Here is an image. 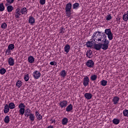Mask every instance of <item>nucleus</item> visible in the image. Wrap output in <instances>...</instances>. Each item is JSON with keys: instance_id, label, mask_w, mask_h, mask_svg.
Returning <instances> with one entry per match:
<instances>
[{"instance_id": "nucleus-1", "label": "nucleus", "mask_w": 128, "mask_h": 128, "mask_svg": "<svg viewBox=\"0 0 128 128\" xmlns=\"http://www.w3.org/2000/svg\"><path fill=\"white\" fill-rule=\"evenodd\" d=\"M100 35V37L97 38L98 42H101L104 43L102 44L103 46V49L104 50H106L108 48V44H110V41L106 40V35L104 32H102V35L98 34L97 32L96 36Z\"/></svg>"}, {"instance_id": "nucleus-2", "label": "nucleus", "mask_w": 128, "mask_h": 128, "mask_svg": "<svg viewBox=\"0 0 128 128\" xmlns=\"http://www.w3.org/2000/svg\"><path fill=\"white\" fill-rule=\"evenodd\" d=\"M98 33V34H102V32L98 31L94 32L93 35L92 36V39L91 40V41H88L86 42V46L87 48H92L94 43L96 44L98 42V34L96 35V34Z\"/></svg>"}, {"instance_id": "nucleus-3", "label": "nucleus", "mask_w": 128, "mask_h": 128, "mask_svg": "<svg viewBox=\"0 0 128 128\" xmlns=\"http://www.w3.org/2000/svg\"><path fill=\"white\" fill-rule=\"evenodd\" d=\"M72 4L70 2H68L66 5L65 7V12L66 14V16L67 18H70L72 16Z\"/></svg>"}, {"instance_id": "nucleus-4", "label": "nucleus", "mask_w": 128, "mask_h": 128, "mask_svg": "<svg viewBox=\"0 0 128 128\" xmlns=\"http://www.w3.org/2000/svg\"><path fill=\"white\" fill-rule=\"evenodd\" d=\"M22 13L20 12V8H17L14 13L13 14V16L14 18H20V16H22Z\"/></svg>"}, {"instance_id": "nucleus-5", "label": "nucleus", "mask_w": 128, "mask_h": 128, "mask_svg": "<svg viewBox=\"0 0 128 128\" xmlns=\"http://www.w3.org/2000/svg\"><path fill=\"white\" fill-rule=\"evenodd\" d=\"M104 44L102 43H101L100 44H95L94 45V50H100V48H102V50H104Z\"/></svg>"}, {"instance_id": "nucleus-6", "label": "nucleus", "mask_w": 128, "mask_h": 128, "mask_svg": "<svg viewBox=\"0 0 128 128\" xmlns=\"http://www.w3.org/2000/svg\"><path fill=\"white\" fill-rule=\"evenodd\" d=\"M33 76L34 78L38 80V78H40V73L38 71L36 70L33 72Z\"/></svg>"}, {"instance_id": "nucleus-7", "label": "nucleus", "mask_w": 128, "mask_h": 128, "mask_svg": "<svg viewBox=\"0 0 128 128\" xmlns=\"http://www.w3.org/2000/svg\"><path fill=\"white\" fill-rule=\"evenodd\" d=\"M20 12H21V14L26 16L28 14V9L22 6L21 9L20 8Z\"/></svg>"}, {"instance_id": "nucleus-8", "label": "nucleus", "mask_w": 128, "mask_h": 128, "mask_svg": "<svg viewBox=\"0 0 128 128\" xmlns=\"http://www.w3.org/2000/svg\"><path fill=\"white\" fill-rule=\"evenodd\" d=\"M70 44H66L64 47V52H65L66 54H68L70 52Z\"/></svg>"}, {"instance_id": "nucleus-9", "label": "nucleus", "mask_w": 128, "mask_h": 128, "mask_svg": "<svg viewBox=\"0 0 128 128\" xmlns=\"http://www.w3.org/2000/svg\"><path fill=\"white\" fill-rule=\"evenodd\" d=\"M88 82H90V79L88 76H86V78H84L83 84L84 86H86L88 84Z\"/></svg>"}, {"instance_id": "nucleus-10", "label": "nucleus", "mask_w": 128, "mask_h": 128, "mask_svg": "<svg viewBox=\"0 0 128 128\" xmlns=\"http://www.w3.org/2000/svg\"><path fill=\"white\" fill-rule=\"evenodd\" d=\"M60 108H66V106H68V101L65 100L62 102H60Z\"/></svg>"}, {"instance_id": "nucleus-11", "label": "nucleus", "mask_w": 128, "mask_h": 128, "mask_svg": "<svg viewBox=\"0 0 128 128\" xmlns=\"http://www.w3.org/2000/svg\"><path fill=\"white\" fill-rule=\"evenodd\" d=\"M28 22L29 24H34L36 22L34 18L32 16H30Z\"/></svg>"}, {"instance_id": "nucleus-12", "label": "nucleus", "mask_w": 128, "mask_h": 128, "mask_svg": "<svg viewBox=\"0 0 128 128\" xmlns=\"http://www.w3.org/2000/svg\"><path fill=\"white\" fill-rule=\"evenodd\" d=\"M84 96L87 100H90L92 98V94L90 93H86Z\"/></svg>"}, {"instance_id": "nucleus-13", "label": "nucleus", "mask_w": 128, "mask_h": 128, "mask_svg": "<svg viewBox=\"0 0 128 128\" xmlns=\"http://www.w3.org/2000/svg\"><path fill=\"white\" fill-rule=\"evenodd\" d=\"M8 112H10V107L8 106V104H6L4 106V114H8Z\"/></svg>"}, {"instance_id": "nucleus-14", "label": "nucleus", "mask_w": 128, "mask_h": 128, "mask_svg": "<svg viewBox=\"0 0 128 128\" xmlns=\"http://www.w3.org/2000/svg\"><path fill=\"white\" fill-rule=\"evenodd\" d=\"M6 3L5 4L6 6H10V4H14V0H6Z\"/></svg>"}, {"instance_id": "nucleus-15", "label": "nucleus", "mask_w": 128, "mask_h": 128, "mask_svg": "<svg viewBox=\"0 0 128 128\" xmlns=\"http://www.w3.org/2000/svg\"><path fill=\"white\" fill-rule=\"evenodd\" d=\"M118 100H120V98L118 96H115L112 99L114 104H118Z\"/></svg>"}, {"instance_id": "nucleus-16", "label": "nucleus", "mask_w": 128, "mask_h": 128, "mask_svg": "<svg viewBox=\"0 0 128 128\" xmlns=\"http://www.w3.org/2000/svg\"><path fill=\"white\" fill-rule=\"evenodd\" d=\"M122 20L124 22H128V14L126 12H124L122 16Z\"/></svg>"}, {"instance_id": "nucleus-17", "label": "nucleus", "mask_w": 128, "mask_h": 128, "mask_svg": "<svg viewBox=\"0 0 128 128\" xmlns=\"http://www.w3.org/2000/svg\"><path fill=\"white\" fill-rule=\"evenodd\" d=\"M24 113L25 116L27 117H28V116L32 114L30 112V108H27L26 110H25Z\"/></svg>"}, {"instance_id": "nucleus-18", "label": "nucleus", "mask_w": 128, "mask_h": 128, "mask_svg": "<svg viewBox=\"0 0 128 128\" xmlns=\"http://www.w3.org/2000/svg\"><path fill=\"white\" fill-rule=\"evenodd\" d=\"M60 76H62V78H66V70H62L60 72Z\"/></svg>"}, {"instance_id": "nucleus-19", "label": "nucleus", "mask_w": 128, "mask_h": 128, "mask_svg": "<svg viewBox=\"0 0 128 128\" xmlns=\"http://www.w3.org/2000/svg\"><path fill=\"white\" fill-rule=\"evenodd\" d=\"M28 61L30 64H32L34 62V58L32 56H29L28 57Z\"/></svg>"}, {"instance_id": "nucleus-20", "label": "nucleus", "mask_w": 128, "mask_h": 128, "mask_svg": "<svg viewBox=\"0 0 128 128\" xmlns=\"http://www.w3.org/2000/svg\"><path fill=\"white\" fill-rule=\"evenodd\" d=\"M80 8V4L76 2L72 4L73 10H78Z\"/></svg>"}, {"instance_id": "nucleus-21", "label": "nucleus", "mask_w": 128, "mask_h": 128, "mask_svg": "<svg viewBox=\"0 0 128 128\" xmlns=\"http://www.w3.org/2000/svg\"><path fill=\"white\" fill-rule=\"evenodd\" d=\"M8 64H14V60L10 57L8 60Z\"/></svg>"}, {"instance_id": "nucleus-22", "label": "nucleus", "mask_w": 128, "mask_h": 128, "mask_svg": "<svg viewBox=\"0 0 128 128\" xmlns=\"http://www.w3.org/2000/svg\"><path fill=\"white\" fill-rule=\"evenodd\" d=\"M68 122V119L66 118H64L62 120V124L64 126Z\"/></svg>"}, {"instance_id": "nucleus-23", "label": "nucleus", "mask_w": 128, "mask_h": 128, "mask_svg": "<svg viewBox=\"0 0 128 128\" xmlns=\"http://www.w3.org/2000/svg\"><path fill=\"white\" fill-rule=\"evenodd\" d=\"M6 9L8 12H12V11L14 10V7L10 5H8V6Z\"/></svg>"}, {"instance_id": "nucleus-24", "label": "nucleus", "mask_w": 128, "mask_h": 128, "mask_svg": "<svg viewBox=\"0 0 128 128\" xmlns=\"http://www.w3.org/2000/svg\"><path fill=\"white\" fill-rule=\"evenodd\" d=\"M92 50H88L86 54V56L87 58H91L92 56Z\"/></svg>"}, {"instance_id": "nucleus-25", "label": "nucleus", "mask_w": 128, "mask_h": 128, "mask_svg": "<svg viewBox=\"0 0 128 128\" xmlns=\"http://www.w3.org/2000/svg\"><path fill=\"white\" fill-rule=\"evenodd\" d=\"M8 106L9 108H10V110H14V108H16V105L14 104V102L10 103Z\"/></svg>"}, {"instance_id": "nucleus-26", "label": "nucleus", "mask_w": 128, "mask_h": 128, "mask_svg": "<svg viewBox=\"0 0 128 128\" xmlns=\"http://www.w3.org/2000/svg\"><path fill=\"white\" fill-rule=\"evenodd\" d=\"M28 116H29V118H30V120H31V122H34V118L36 117L34 116V114L31 113Z\"/></svg>"}, {"instance_id": "nucleus-27", "label": "nucleus", "mask_w": 128, "mask_h": 128, "mask_svg": "<svg viewBox=\"0 0 128 128\" xmlns=\"http://www.w3.org/2000/svg\"><path fill=\"white\" fill-rule=\"evenodd\" d=\"M104 32H105L106 34V36H108V34H110L112 33V30H110V28L106 29L104 30Z\"/></svg>"}, {"instance_id": "nucleus-28", "label": "nucleus", "mask_w": 128, "mask_h": 128, "mask_svg": "<svg viewBox=\"0 0 128 128\" xmlns=\"http://www.w3.org/2000/svg\"><path fill=\"white\" fill-rule=\"evenodd\" d=\"M70 110H72V104H69L66 108V112H70Z\"/></svg>"}, {"instance_id": "nucleus-29", "label": "nucleus", "mask_w": 128, "mask_h": 128, "mask_svg": "<svg viewBox=\"0 0 128 128\" xmlns=\"http://www.w3.org/2000/svg\"><path fill=\"white\" fill-rule=\"evenodd\" d=\"M66 32V28L64 27H61L60 30V34H64Z\"/></svg>"}, {"instance_id": "nucleus-30", "label": "nucleus", "mask_w": 128, "mask_h": 128, "mask_svg": "<svg viewBox=\"0 0 128 128\" xmlns=\"http://www.w3.org/2000/svg\"><path fill=\"white\" fill-rule=\"evenodd\" d=\"M12 50L8 49V48L6 49V51L5 52V54L6 56H10L12 54Z\"/></svg>"}, {"instance_id": "nucleus-31", "label": "nucleus", "mask_w": 128, "mask_h": 128, "mask_svg": "<svg viewBox=\"0 0 128 128\" xmlns=\"http://www.w3.org/2000/svg\"><path fill=\"white\" fill-rule=\"evenodd\" d=\"M4 122L5 124H8L10 122V116H6L5 117Z\"/></svg>"}, {"instance_id": "nucleus-32", "label": "nucleus", "mask_w": 128, "mask_h": 128, "mask_svg": "<svg viewBox=\"0 0 128 128\" xmlns=\"http://www.w3.org/2000/svg\"><path fill=\"white\" fill-rule=\"evenodd\" d=\"M112 122L114 124H120V120L114 118L112 120Z\"/></svg>"}, {"instance_id": "nucleus-33", "label": "nucleus", "mask_w": 128, "mask_h": 128, "mask_svg": "<svg viewBox=\"0 0 128 128\" xmlns=\"http://www.w3.org/2000/svg\"><path fill=\"white\" fill-rule=\"evenodd\" d=\"M4 3L0 4V12H4Z\"/></svg>"}, {"instance_id": "nucleus-34", "label": "nucleus", "mask_w": 128, "mask_h": 128, "mask_svg": "<svg viewBox=\"0 0 128 128\" xmlns=\"http://www.w3.org/2000/svg\"><path fill=\"white\" fill-rule=\"evenodd\" d=\"M1 28L3 30H6L8 28V24L6 22H4L1 24Z\"/></svg>"}, {"instance_id": "nucleus-35", "label": "nucleus", "mask_w": 128, "mask_h": 128, "mask_svg": "<svg viewBox=\"0 0 128 128\" xmlns=\"http://www.w3.org/2000/svg\"><path fill=\"white\" fill-rule=\"evenodd\" d=\"M108 36V38L109 40H112L114 38V34L112 33H111L110 34H109Z\"/></svg>"}, {"instance_id": "nucleus-36", "label": "nucleus", "mask_w": 128, "mask_h": 128, "mask_svg": "<svg viewBox=\"0 0 128 128\" xmlns=\"http://www.w3.org/2000/svg\"><path fill=\"white\" fill-rule=\"evenodd\" d=\"M8 48L11 50H12L14 48V44H10L8 46Z\"/></svg>"}, {"instance_id": "nucleus-37", "label": "nucleus", "mask_w": 128, "mask_h": 128, "mask_svg": "<svg viewBox=\"0 0 128 128\" xmlns=\"http://www.w3.org/2000/svg\"><path fill=\"white\" fill-rule=\"evenodd\" d=\"M22 82L21 80H18L16 82V86L20 88L22 86Z\"/></svg>"}, {"instance_id": "nucleus-38", "label": "nucleus", "mask_w": 128, "mask_h": 128, "mask_svg": "<svg viewBox=\"0 0 128 128\" xmlns=\"http://www.w3.org/2000/svg\"><path fill=\"white\" fill-rule=\"evenodd\" d=\"M100 82H101L102 86H106V84H108V81L106 80H102Z\"/></svg>"}, {"instance_id": "nucleus-39", "label": "nucleus", "mask_w": 128, "mask_h": 128, "mask_svg": "<svg viewBox=\"0 0 128 128\" xmlns=\"http://www.w3.org/2000/svg\"><path fill=\"white\" fill-rule=\"evenodd\" d=\"M6 72V70L4 68L0 70V74H4Z\"/></svg>"}, {"instance_id": "nucleus-40", "label": "nucleus", "mask_w": 128, "mask_h": 128, "mask_svg": "<svg viewBox=\"0 0 128 128\" xmlns=\"http://www.w3.org/2000/svg\"><path fill=\"white\" fill-rule=\"evenodd\" d=\"M98 78V76L96 74H94L91 76L90 79L92 80H96Z\"/></svg>"}, {"instance_id": "nucleus-41", "label": "nucleus", "mask_w": 128, "mask_h": 128, "mask_svg": "<svg viewBox=\"0 0 128 128\" xmlns=\"http://www.w3.org/2000/svg\"><path fill=\"white\" fill-rule=\"evenodd\" d=\"M24 80L26 82H28V80H30V76H28V74H26L25 75L24 77Z\"/></svg>"}, {"instance_id": "nucleus-42", "label": "nucleus", "mask_w": 128, "mask_h": 128, "mask_svg": "<svg viewBox=\"0 0 128 128\" xmlns=\"http://www.w3.org/2000/svg\"><path fill=\"white\" fill-rule=\"evenodd\" d=\"M24 111H25V110L24 108H20L19 111L20 114H21L22 116H24Z\"/></svg>"}, {"instance_id": "nucleus-43", "label": "nucleus", "mask_w": 128, "mask_h": 128, "mask_svg": "<svg viewBox=\"0 0 128 128\" xmlns=\"http://www.w3.org/2000/svg\"><path fill=\"white\" fill-rule=\"evenodd\" d=\"M19 108H26V106L24 104V103H21L18 106Z\"/></svg>"}, {"instance_id": "nucleus-44", "label": "nucleus", "mask_w": 128, "mask_h": 128, "mask_svg": "<svg viewBox=\"0 0 128 128\" xmlns=\"http://www.w3.org/2000/svg\"><path fill=\"white\" fill-rule=\"evenodd\" d=\"M112 14H110L106 16V20H112Z\"/></svg>"}, {"instance_id": "nucleus-45", "label": "nucleus", "mask_w": 128, "mask_h": 128, "mask_svg": "<svg viewBox=\"0 0 128 128\" xmlns=\"http://www.w3.org/2000/svg\"><path fill=\"white\" fill-rule=\"evenodd\" d=\"M86 64H94V62L92 60H89L87 62Z\"/></svg>"}, {"instance_id": "nucleus-46", "label": "nucleus", "mask_w": 128, "mask_h": 128, "mask_svg": "<svg viewBox=\"0 0 128 128\" xmlns=\"http://www.w3.org/2000/svg\"><path fill=\"white\" fill-rule=\"evenodd\" d=\"M123 114L124 116H128V110H124L123 111Z\"/></svg>"}, {"instance_id": "nucleus-47", "label": "nucleus", "mask_w": 128, "mask_h": 128, "mask_svg": "<svg viewBox=\"0 0 128 128\" xmlns=\"http://www.w3.org/2000/svg\"><path fill=\"white\" fill-rule=\"evenodd\" d=\"M40 4L44 6L46 4V0H40Z\"/></svg>"}, {"instance_id": "nucleus-48", "label": "nucleus", "mask_w": 128, "mask_h": 128, "mask_svg": "<svg viewBox=\"0 0 128 128\" xmlns=\"http://www.w3.org/2000/svg\"><path fill=\"white\" fill-rule=\"evenodd\" d=\"M36 118H37L38 120H42V116L40 115V114H39V115H38L37 116H36Z\"/></svg>"}, {"instance_id": "nucleus-49", "label": "nucleus", "mask_w": 128, "mask_h": 128, "mask_svg": "<svg viewBox=\"0 0 128 128\" xmlns=\"http://www.w3.org/2000/svg\"><path fill=\"white\" fill-rule=\"evenodd\" d=\"M86 66H88V68H93L94 64H86Z\"/></svg>"}, {"instance_id": "nucleus-50", "label": "nucleus", "mask_w": 128, "mask_h": 128, "mask_svg": "<svg viewBox=\"0 0 128 128\" xmlns=\"http://www.w3.org/2000/svg\"><path fill=\"white\" fill-rule=\"evenodd\" d=\"M56 64V62H51L50 63V64Z\"/></svg>"}, {"instance_id": "nucleus-51", "label": "nucleus", "mask_w": 128, "mask_h": 128, "mask_svg": "<svg viewBox=\"0 0 128 128\" xmlns=\"http://www.w3.org/2000/svg\"><path fill=\"white\" fill-rule=\"evenodd\" d=\"M40 114V113H38V111L36 112V116H38Z\"/></svg>"}, {"instance_id": "nucleus-52", "label": "nucleus", "mask_w": 128, "mask_h": 128, "mask_svg": "<svg viewBox=\"0 0 128 128\" xmlns=\"http://www.w3.org/2000/svg\"><path fill=\"white\" fill-rule=\"evenodd\" d=\"M52 120V124H56V120Z\"/></svg>"}, {"instance_id": "nucleus-53", "label": "nucleus", "mask_w": 128, "mask_h": 128, "mask_svg": "<svg viewBox=\"0 0 128 128\" xmlns=\"http://www.w3.org/2000/svg\"><path fill=\"white\" fill-rule=\"evenodd\" d=\"M116 22H118L119 21V22H120V18H116Z\"/></svg>"}, {"instance_id": "nucleus-54", "label": "nucleus", "mask_w": 128, "mask_h": 128, "mask_svg": "<svg viewBox=\"0 0 128 128\" xmlns=\"http://www.w3.org/2000/svg\"><path fill=\"white\" fill-rule=\"evenodd\" d=\"M47 128H54V126H48Z\"/></svg>"}, {"instance_id": "nucleus-55", "label": "nucleus", "mask_w": 128, "mask_h": 128, "mask_svg": "<svg viewBox=\"0 0 128 128\" xmlns=\"http://www.w3.org/2000/svg\"><path fill=\"white\" fill-rule=\"evenodd\" d=\"M126 14L128 15V11H127Z\"/></svg>"}, {"instance_id": "nucleus-56", "label": "nucleus", "mask_w": 128, "mask_h": 128, "mask_svg": "<svg viewBox=\"0 0 128 128\" xmlns=\"http://www.w3.org/2000/svg\"><path fill=\"white\" fill-rule=\"evenodd\" d=\"M10 66H13V64H10Z\"/></svg>"}]
</instances>
